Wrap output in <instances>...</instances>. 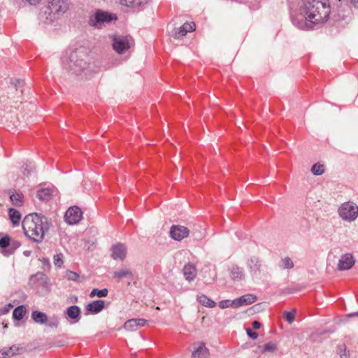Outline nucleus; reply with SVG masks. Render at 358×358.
Masks as SVG:
<instances>
[{
    "label": "nucleus",
    "mask_w": 358,
    "mask_h": 358,
    "mask_svg": "<svg viewBox=\"0 0 358 358\" xmlns=\"http://www.w3.org/2000/svg\"><path fill=\"white\" fill-rule=\"evenodd\" d=\"M331 13L329 0H302L299 14H292V21L300 29H313L324 23Z\"/></svg>",
    "instance_id": "1"
},
{
    "label": "nucleus",
    "mask_w": 358,
    "mask_h": 358,
    "mask_svg": "<svg viewBox=\"0 0 358 358\" xmlns=\"http://www.w3.org/2000/svg\"><path fill=\"white\" fill-rule=\"evenodd\" d=\"M24 235L35 243H41L48 231L50 223L47 217L42 214L31 213L22 220Z\"/></svg>",
    "instance_id": "2"
},
{
    "label": "nucleus",
    "mask_w": 358,
    "mask_h": 358,
    "mask_svg": "<svg viewBox=\"0 0 358 358\" xmlns=\"http://www.w3.org/2000/svg\"><path fill=\"white\" fill-rule=\"evenodd\" d=\"M62 67L69 73L79 75L88 67V54L84 48L66 52L62 57Z\"/></svg>",
    "instance_id": "3"
},
{
    "label": "nucleus",
    "mask_w": 358,
    "mask_h": 358,
    "mask_svg": "<svg viewBox=\"0 0 358 358\" xmlns=\"http://www.w3.org/2000/svg\"><path fill=\"white\" fill-rule=\"evenodd\" d=\"M68 8L67 0H50L48 6L41 11L40 19L45 23H51L66 13Z\"/></svg>",
    "instance_id": "4"
},
{
    "label": "nucleus",
    "mask_w": 358,
    "mask_h": 358,
    "mask_svg": "<svg viewBox=\"0 0 358 358\" xmlns=\"http://www.w3.org/2000/svg\"><path fill=\"white\" fill-rule=\"evenodd\" d=\"M116 19L117 17L114 14L102 10H97L90 16L88 24L94 28L101 29Z\"/></svg>",
    "instance_id": "5"
},
{
    "label": "nucleus",
    "mask_w": 358,
    "mask_h": 358,
    "mask_svg": "<svg viewBox=\"0 0 358 358\" xmlns=\"http://www.w3.org/2000/svg\"><path fill=\"white\" fill-rule=\"evenodd\" d=\"M337 212L342 220L352 222L358 217V205L353 201H345L340 205Z\"/></svg>",
    "instance_id": "6"
},
{
    "label": "nucleus",
    "mask_w": 358,
    "mask_h": 358,
    "mask_svg": "<svg viewBox=\"0 0 358 358\" xmlns=\"http://www.w3.org/2000/svg\"><path fill=\"white\" fill-rule=\"evenodd\" d=\"M112 45L117 53L123 54L134 45V40L129 36L115 35L113 38Z\"/></svg>",
    "instance_id": "7"
},
{
    "label": "nucleus",
    "mask_w": 358,
    "mask_h": 358,
    "mask_svg": "<svg viewBox=\"0 0 358 358\" xmlns=\"http://www.w3.org/2000/svg\"><path fill=\"white\" fill-rule=\"evenodd\" d=\"M247 268L251 276L254 278H259L262 273V264L260 259L256 257H252L247 262Z\"/></svg>",
    "instance_id": "8"
},
{
    "label": "nucleus",
    "mask_w": 358,
    "mask_h": 358,
    "mask_svg": "<svg viewBox=\"0 0 358 358\" xmlns=\"http://www.w3.org/2000/svg\"><path fill=\"white\" fill-rule=\"evenodd\" d=\"M83 217V212L78 206L70 207L64 215L65 221L69 224H75L78 223Z\"/></svg>",
    "instance_id": "9"
},
{
    "label": "nucleus",
    "mask_w": 358,
    "mask_h": 358,
    "mask_svg": "<svg viewBox=\"0 0 358 358\" xmlns=\"http://www.w3.org/2000/svg\"><path fill=\"white\" fill-rule=\"evenodd\" d=\"M189 229L182 225L173 224L170 229V236L175 241H182L189 235Z\"/></svg>",
    "instance_id": "10"
},
{
    "label": "nucleus",
    "mask_w": 358,
    "mask_h": 358,
    "mask_svg": "<svg viewBox=\"0 0 358 358\" xmlns=\"http://www.w3.org/2000/svg\"><path fill=\"white\" fill-rule=\"evenodd\" d=\"M110 251L111 257L114 260H119L122 262L126 258L127 248L124 244L117 243L111 247Z\"/></svg>",
    "instance_id": "11"
},
{
    "label": "nucleus",
    "mask_w": 358,
    "mask_h": 358,
    "mask_svg": "<svg viewBox=\"0 0 358 358\" xmlns=\"http://www.w3.org/2000/svg\"><path fill=\"white\" fill-rule=\"evenodd\" d=\"M355 259L351 253H345L341 256L337 269L338 271H347L350 269L355 264Z\"/></svg>",
    "instance_id": "12"
},
{
    "label": "nucleus",
    "mask_w": 358,
    "mask_h": 358,
    "mask_svg": "<svg viewBox=\"0 0 358 358\" xmlns=\"http://www.w3.org/2000/svg\"><path fill=\"white\" fill-rule=\"evenodd\" d=\"M195 28L196 26L194 22H186L179 28L175 29L172 31L171 36L176 39H179L185 36L188 32L194 31Z\"/></svg>",
    "instance_id": "13"
},
{
    "label": "nucleus",
    "mask_w": 358,
    "mask_h": 358,
    "mask_svg": "<svg viewBox=\"0 0 358 358\" xmlns=\"http://www.w3.org/2000/svg\"><path fill=\"white\" fill-rule=\"evenodd\" d=\"M257 300V297L254 294H245L239 298L233 300V303L235 306V308L252 304Z\"/></svg>",
    "instance_id": "14"
},
{
    "label": "nucleus",
    "mask_w": 358,
    "mask_h": 358,
    "mask_svg": "<svg viewBox=\"0 0 358 358\" xmlns=\"http://www.w3.org/2000/svg\"><path fill=\"white\" fill-rule=\"evenodd\" d=\"M146 322L145 320L141 318L131 319L124 323V327L128 331H135L137 328L145 326Z\"/></svg>",
    "instance_id": "15"
},
{
    "label": "nucleus",
    "mask_w": 358,
    "mask_h": 358,
    "mask_svg": "<svg viewBox=\"0 0 358 358\" xmlns=\"http://www.w3.org/2000/svg\"><path fill=\"white\" fill-rule=\"evenodd\" d=\"M104 308V301L102 300L94 301L86 306V310L93 314L101 312Z\"/></svg>",
    "instance_id": "16"
},
{
    "label": "nucleus",
    "mask_w": 358,
    "mask_h": 358,
    "mask_svg": "<svg viewBox=\"0 0 358 358\" xmlns=\"http://www.w3.org/2000/svg\"><path fill=\"white\" fill-rule=\"evenodd\" d=\"M192 356L193 358H208V350L205 347L204 343H199L198 347L192 352Z\"/></svg>",
    "instance_id": "17"
},
{
    "label": "nucleus",
    "mask_w": 358,
    "mask_h": 358,
    "mask_svg": "<svg viewBox=\"0 0 358 358\" xmlns=\"http://www.w3.org/2000/svg\"><path fill=\"white\" fill-rule=\"evenodd\" d=\"M183 274L188 281L193 280L196 275V270L193 264H186L183 268Z\"/></svg>",
    "instance_id": "18"
},
{
    "label": "nucleus",
    "mask_w": 358,
    "mask_h": 358,
    "mask_svg": "<svg viewBox=\"0 0 358 358\" xmlns=\"http://www.w3.org/2000/svg\"><path fill=\"white\" fill-rule=\"evenodd\" d=\"M113 277L117 278L118 280H120L123 278H128L130 280H132L134 275L129 268H122L119 271H115L113 273Z\"/></svg>",
    "instance_id": "19"
},
{
    "label": "nucleus",
    "mask_w": 358,
    "mask_h": 358,
    "mask_svg": "<svg viewBox=\"0 0 358 358\" xmlns=\"http://www.w3.org/2000/svg\"><path fill=\"white\" fill-rule=\"evenodd\" d=\"M31 318L36 323L40 324H45L48 321L47 315L38 310H34L31 313Z\"/></svg>",
    "instance_id": "20"
},
{
    "label": "nucleus",
    "mask_w": 358,
    "mask_h": 358,
    "mask_svg": "<svg viewBox=\"0 0 358 358\" xmlns=\"http://www.w3.org/2000/svg\"><path fill=\"white\" fill-rule=\"evenodd\" d=\"M230 274L232 279L241 280L243 279L245 275L243 268L238 266H232L230 268Z\"/></svg>",
    "instance_id": "21"
},
{
    "label": "nucleus",
    "mask_w": 358,
    "mask_h": 358,
    "mask_svg": "<svg viewBox=\"0 0 358 358\" xmlns=\"http://www.w3.org/2000/svg\"><path fill=\"white\" fill-rule=\"evenodd\" d=\"M197 301L205 307L214 308L216 306V303L205 294H198Z\"/></svg>",
    "instance_id": "22"
},
{
    "label": "nucleus",
    "mask_w": 358,
    "mask_h": 358,
    "mask_svg": "<svg viewBox=\"0 0 358 358\" xmlns=\"http://www.w3.org/2000/svg\"><path fill=\"white\" fill-rule=\"evenodd\" d=\"M10 244L9 248L3 250L1 252L3 256L8 257L13 255L15 251L21 246V243L16 240L10 241Z\"/></svg>",
    "instance_id": "23"
},
{
    "label": "nucleus",
    "mask_w": 358,
    "mask_h": 358,
    "mask_svg": "<svg viewBox=\"0 0 358 358\" xmlns=\"http://www.w3.org/2000/svg\"><path fill=\"white\" fill-rule=\"evenodd\" d=\"M52 192L50 188L41 189L37 192V196L41 201H48L51 199Z\"/></svg>",
    "instance_id": "24"
},
{
    "label": "nucleus",
    "mask_w": 358,
    "mask_h": 358,
    "mask_svg": "<svg viewBox=\"0 0 358 358\" xmlns=\"http://www.w3.org/2000/svg\"><path fill=\"white\" fill-rule=\"evenodd\" d=\"M66 315L71 319L79 320L80 315V309L77 306H71L67 308Z\"/></svg>",
    "instance_id": "25"
},
{
    "label": "nucleus",
    "mask_w": 358,
    "mask_h": 358,
    "mask_svg": "<svg viewBox=\"0 0 358 358\" xmlns=\"http://www.w3.org/2000/svg\"><path fill=\"white\" fill-rule=\"evenodd\" d=\"M278 266L282 269H291L294 267V262L291 258L286 257L279 262Z\"/></svg>",
    "instance_id": "26"
},
{
    "label": "nucleus",
    "mask_w": 358,
    "mask_h": 358,
    "mask_svg": "<svg viewBox=\"0 0 358 358\" xmlns=\"http://www.w3.org/2000/svg\"><path fill=\"white\" fill-rule=\"evenodd\" d=\"M25 313V308L23 306H19L14 309L13 312V317L16 320H20L24 316Z\"/></svg>",
    "instance_id": "27"
},
{
    "label": "nucleus",
    "mask_w": 358,
    "mask_h": 358,
    "mask_svg": "<svg viewBox=\"0 0 358 358\" xmlns=\"http://www.w3.org/2000/svg\"><path fill=\"white\" fill-rule=\"evenodd\" d=\"M9 216L11 222L13 224H17L21 219V215L20 212L15 208L9 209Z\"/></svg>",
    "instance_id": "28"
},
{
    "label": "nucleus",
    "mask_w": 358,
    "mask_h": 358,
    "mask_svg": "<svg viewBox=\"0 0 358 358\" xmlns=\"http://www.w3.org/2000/svg\"><path fill=\"white\" fill-rule=\"evenodd\" d=\"M45 324L50 328H57L59 324V317L55 315L48 317V321Z\"/></svg>",
    "instance_id": "29"
},
{
    "label": "nucleus",
    "mask_w": 358,
    "mask_h": 358,
    "mask_svg": "<svg viewBox=\"0 0 358 358\" xmlns=\"http://www.w3.org/2000/svg\"><path fill=\"white\" fill-rule=\"evenodd\" d=\"M108 291L107 289H93L92 292L90 294V296L91 298H93L94 296H98L99 298L101 297H106L108 295Z\"/></svg>",
    "instance_id": "30"
},
{
    "label": "nucleus",
    "mask_w": 358,
    "mask_h": 358,
    "mask_svg": "<svg viewBox=\"0 0 358 358\" xmlns=\"http://www.w3.org/2000/svg\"><path fill=\"white\" fill-rule=\"evenodd\" d=\"M10 199L15 206H21L23 203V196L21 193H14L10 196Z\"/></svg>",
    "instance_id": "31"
},
{
    "label": "nucleus",
    "mask_w": 358,
    "mask_h": 358,
    "mask_svg": "<svg viewBox=\"0 0 358 358\" xmlns=\"http://www.w3.org/2000/svg\"><path fill=\"white\" fill-rule=\"evenodd\" d=\"M311 171L315 176H320L324 173V167L322 164L316 163L312 166Z\"/></svg>",
    "instance_id": "32"
},
{
    "label": "nucleus",
    "mask_w": 358,
    "mask_h": 358,
    "mask_svg": "<svg viewBox=\"0 0 358 358\" xmlns=\"http://www.w3.org/2000/svg\"><path fill=\"white\" fill-rule=\"evenodd\" d=\"M10 238L8 235L2 237L1 238H0V248L3 250L9 248V246L10 245Z\"/></svg>",
    "instance_id": "33"
},
{
    "label": "nucleus",
    "mask_w": 358,
    "mask_h": 358,
    "mask_svg": "<svg viewBox=\"0 0 358 358\" xmlns=\"http://www.w3.org/2000/svg\"><path fill=\"white\" fill-rule=\"evenodd\" d=\"M218 306L222 309H224L229 307H232L235 308V306L233 303V300H222L219 302Z\"/></svg>",
    "instance_id": "34"
},
{
    "label": "nucleus",
    "mask_w": 358,
    "mask_h": 358,
    "mask_svg": "<svg viewBox=\"0 0 358 358\" xmlns=\"http://www.w3.org/2000/svg\"><path fill=\"white\" fill-rule=\"evenodd\" d=\"M66 276L69 280L71 281H78L80 278V275L77 273L71 271H68Z\"/></svg>",
    "instance_id": "35"
},
{
    "label": "nucleus",
    "mask_w": 358,
    "mask_h": 358,
    "mask_svg": "<svg viewBox=\"0 0 358 358\" xmlns=\"http://www.w3.org/2000/svg\"><path fill=\"white\" fill-rule=\"evenodd\" d=\"M277 349L274 343L270 342L264 345L263 352H273Z\"/></svg>",
    "instance_id": "36"
},
{
    "label": "nucleus",
    "mask_w": 358,
    "mask_h": 358,
    "mask_svg": "<svg viewBox=\"0 0 358 358\" xmlns=\"http://www.w3.org/2000/svg\"><path fill=\"white\" fill-rule=\"evenodd\" d=\"M63 255L57 254L54 256V264L56 266L61 267L63 264Z\"/></svg>",
    "instance_id": "37"
},
{
    "label": "nucleus",
    "mask_w": 358,
    "mask_h": 358,
    "mask_svg": "<svg viewBox=\"0 0 358 358\" xmlns=\"http://www.w3.org/2000/svg\"><path fill=\"white\" fill-rule=\"evenodd\" d=\"M285 318L289 323H292L295 318V311L285 312Z\"/></svg>",
    "instance_id": "38"
},
{
    "label": "nucleus",
    "mask_w": 358,
    "mask_h": 358,
    "mask_svg": "<svg viewBox=\"0 0 358 358\" xmlns=\"http://www.w3.org/2000/svg\"><path fill=\"white\" fill-rule=\"evenodd\" d=\"M23 85V81L22 80L17 79L15 82L11 83L10 89L15 90L16 91H18L20 88H21Z\"/></svg>",
    "instance_id": "39"
},
{
    "label": "nucleus",
    "mask_w": 358,
    "mask_h": 358,
    "mask_svg": "<svg viewBox=\"0 0 358 358\" xmlns=\"http://www.w3.org/2000/svg\"><path fill=\"white\" fill-rule=\"evenodd\" d=\"M23 173L28 176L34 171V165L31 162L29 164H26L25 166H23Z\"/></svg>",
    "instance_id": "40"
},
{
    "label": "nucleus",
    "mask_w": 358,
    "mask_h": 358,
    "mask_svg": "<svg viewBox=\"0 0 358 358\" xmlns=\"http://www.w3.org/2000/svg\"><path fill=\"white\" fill-rule=\"evenodd\" d=\"M11 308H13V306L10 303L6 304L0 309V315L7 314L10 310Z\"/></svg>",
    "instance_id": "41"
},
{
    "label": "nucleus",
    "mask_w": 358,
    "mask_h": 358,
    "mask_svg": "<svg viewBox=\"0 0 358 358\" xmlns=\"http://www.w3.org/2000/svg\"><path fill=\"white\" fill-rule=\"evenodd\" d=\"M246 332L248 336L252 339H256L258 336L257 333H256L255 331H252L250 329H247Z\"/></svg>",
    "instance_id": "42"
},
{
    "label": "nucleus",
    "mask_w": 358,
    "mask_h": 358,
    "mask_svg": "<svg viewBox=\"0 0 358 358\" xmlns=\"http://www.w3.org/2000/svg\"><path fill=\"white\" fill-rule=\"evenodd\" d=\"M7 348V351L8 352H10V355H11V357L12 356H14L15 355H16L17 353V351L19 350V348L17 347H16L15 345H13L10 348Z\"/></svg>",
    "instance_id": "43"
},
{
    "label": "nucleus",
    "mask_w": 358,
    "mask_h": 358,
    "mask_svg": "<svg viewBox=\"0 0 358 358\" xmlns=\"http://www.w3.org/2000/svg\"><path fill=\"white\" fill-rule=\"evenodd\" d=\"M41 1L42 0H22V1H24L31 6H36L39 4Z\"/></svg>",
    "instance_id": "44"
},
{
    "label": "nucleus",
    "mask_w": 358,
    "mask_h": 358,
    "mask_svg": "<svg viewBox=\"0 0 358 358\" xmlns=\"http://www.w3.org/2000/svg\"><path fill=\"white\" fill-rule=\"evenodd\" d=\"M11 357L10 352H9V351L8 352L6 348L2 349V357L3 358H7V357Z\"/></svg>",
    "instance_id": "45"
},
{
    "label": "nucleus",
    "mask_w": 358,
    "mask_h": 358,
    "mask_svg": "<svg viewBox=\"0 0 358 358\" xmlns=\"http://www.w3.org/2000/svg\"><path fill=\"white\" fill-rule=\"evenodd\" d=\"M339 1H345V0H339ZM346 1L350 2L355 8H358V0H346Z\"/></svg>",
    "instance_id": "46"
},
{
    "label": "nucleus",
    "mask_w": 358,
    "mask_h": 358,
    "mask_svg": "<svg viewBox=\"0 0 358 358\" xmlns=\"http://www.w3.org/2000/svg\"><path fill=\"white\" fill-rule=\"evenodd\" d=\"M252 326L254 329H259L261 327V324L258 321H253L252 323Z\"/></svg>",
    "instance_id": "47"
},
{
    "label": "nucleus",
    "mask_w": 358,
    "mask_h": 358,
    "mask_svg": "<svg viewBox=\"0 0 358 358\" xmlns=\"http://www.w3.org/2000/svg\"><path fill=\"white\" fill-rule=\"evenodd\" d=\"M355 316H358V311L348 315V317H355Z\"/></svg>",
    "instance_id": "48"
},
{
    "label": "nucleus",
    "mask_w": 358,
    "mask_h": 358,
    "mask_svg": "<svg viewBox=\"0 0 358 358\" xmlns=\"http://www.w3.org/2000/svg\"><path fill=\"white\" fill-rule=\"evenodd\" d=\"M341 358H349V356L346 353L341 355Z\"/></svg>",
    "instance_id": "49"
},
{
    "label": "nucleus",
    "mask_w": 358,
    "mask_h": 358,
    "mask_svg": "<svg viewBox=\"0 0 358 358\" xmlns=\"http://www.w3.org/2000/svg\"><path fill=\"white\" fill-rule=\"evenodd\" d=\"M202 237H203V236H202V235H199V236H196L195 238H196V239H201V238H202Z\"/></svg>",
    "instance_id": "50"
},
{
    "label": "nucleus",
    "mask_w": 358,
    "mask_h": 358,
    "mask_svg": "<svg viewBox=\"0 0 358 358\" xmlns=\"http://www.w3.org/2000/svg\"><path fill=\"white\" fill-rule=\"evenodd\" d=\"M0 358H3L2 357V350H0Z\"/></svg>",
    "instance_id": "51"
},
{
    "label": "nucleus",
    "mask_w": 358,
    "mask_h": 358,
    "mask_svg": "<svg viewBox=\"0 0 358 358\" xmlns=\"http://www.w3.org/2000/svg\"><path fill=\"white\" fill-rule=\"evenodd\" d=\"M29 252H24V254L25 255H29Z\"/></svg>",
    "instance_id": "52"
}]
</instances>
